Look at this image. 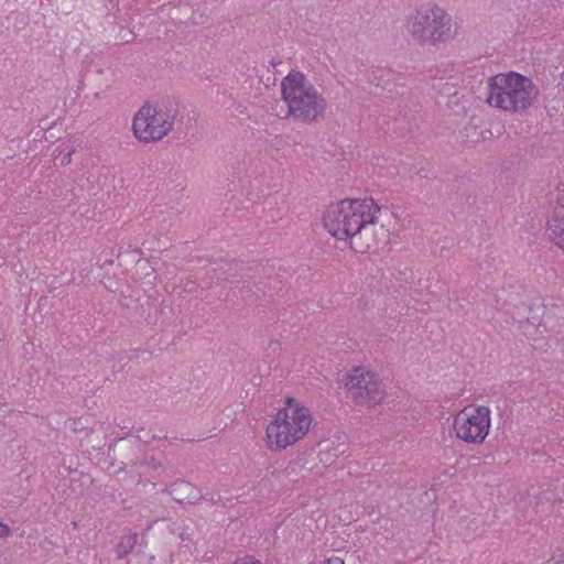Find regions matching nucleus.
<instances>
[{
	"label": "nucleus",
	"instance_id": "obj_1",
	"mask_svg": "<svg viewBox=\"0 0 564 564\" xmlns=\"http://www.w3.org/2000/svg\"><path fill=\"white\" fill-rule=\"evenodd\" d=\"M381 209L372 198L341 199L325 212L323 225L338 241L356 253L377 251L386 241L387 230L379 224Z\"/></svg>",
	"mask_w": 564,
	"mask_h": 564
},
{
	"label": "nucleus",
	"instance_id": "obj_2",
	"mask_svg": "<svg viewBox=\"0 0 564 564\" xmlns=\"http://www.w3.org/2000/svg\"><path fill=\"white\" fill-rule=\"evenodd\" d=\"M314 424L311 409L301 400L285 397L264 427L268 451L281 453L304 441Z\"/></svg>",
	"mask_w": 564,
	"mask_h": 564
},
{
	"label": "nucleus",
	"instance_id": "obj_3",
	"mask_svg": "<svg viewBox=\"0 0 564 564\" xmlns=\"http://www.w3.org/2000/svg\"><path fill=\"white\" fill-rule=\"evenodd\" d=\"M487 89L488 106L509 115L527 112L539 96L532 78L511 70L491 76Z\"/></svg>",
	"mask_w": 564,
	"mask_h": 564
},
{
	"label": "nucleus",
	"instance_id": "obj_4",
	"mask_svg": "<svg viewBox=\"0 0 564 564\" xmlns=\"http://www.w3.org/2000/svg\"><path fill=\"white\" fill-rule=\"evenodd\" d=\"M282 99L295 121L313 122L324 115L326 100L300 72L289 73L281 82Z\"/></svg>",
	"mask_w": 564,
	"mask_h": 564
},
{
	"label": "nucleus",
	"instance_id": "obj_5",
	"mask_svg": "<svg viewBox=\"0 0 564 564\" xmlns=\"http://www.w3.org/2000/svg\"><path fill=\"white\" fill-rule=\"evenodd\" d=\"M406 34L420 43H441L454 37L452 17L435 4L423 6L405 22Z\"/></svg>",
	"mask_w": 564,
	"mask_h": 564
},
{
	"label": "nucleus",
	"instance_id": "obj_6",
	"mask_svg": "<svg viewBox=\"0 0 564 564\" xmlns=\"http://www.w3.org/2000/svg\"><path fill=\"white\" fill-rule=\"evenodd\" d=\"M340 382L347 398L360 409H375L381 405L388 395L379 373L369 366L352 367Z\"/></svg>",
	"mask_w": 564,
	"mask_h": 564
},
{
	"label": "nucleus",
	"instance_id": "obj_7",
	"mask_svg": "<svg viewBox=\"0 0 564 564\" xmlns=\"http://www.w3.org/2000/svg\"><path fill=\"white\" fill-rule=\"evenodd\" d=\"M175 112L159 102H144L132 118L131 130L140 143H154L173 130Z\"/></svg>",
	"mask_w": 564,
	"mask_h": 564
},
{
	"label": "nucleus",
	"instance_id": "obj_8",
	"mask_svg": "<svg viewBox=\"0 0 564 564\" xmlns=\"http://www.w3.org/2000/svg\"><path fill=\"white\" fill-rule=\"evenodd\" d=\"M491 425L490 408L473 402L453 414L452 432L456 440L467 445L479 446L489 436Z\"/></svg>",
	"mask_w": 564,
	"mask_h": 564
},
{
	"label": "nucleus",
	"instance_id": "obj_9",
	"mask_svg": "<svg viewBox=\"0 0 564 564\" xmlns=\"http://www.w3.org/2000/svg\"><path fill=\"white\" fill-rule=\"evenodd\" d=\"M550 240L564 253V200L556 203L546 220Z\"/></svg>",
	"mask_w": 564,
	"mask_h": 564
},
{
	"label": "nucleus",
	"instance_id": "obj_10",
	"mask_svg": "<svg viewBox=\"0 0 564 564\" xmlns=\"http://www.w3.org/2000/svg\"><path fill=\"white\" fill-rule=\"evenodd\" d=\"M232 564H262L259 560L253 556H243L236 560Z\"/></svg>",
	"mask_w": 564,
	"mask_h": 564
},
{
	"label": "nucleus",
	"instance_id": "obj_11",
	"mask_svg": "<svg viewBox=\"0 0 564 564\" xmlns=\"http://www.w3.org/2000/svg\"><path fill=\"white\" fill-rule=\"evenodd\" d=\"M319 564H345V561L340 556L332 555V556L321 561Z\"/></svg>",
	"mask_w": 564,
	"mask_h": 564
},
{
	"label": "nucleus",
	"instance_id": "obj_12",
	"mask_svg": "<svg viewBox=\"0 0 564 564\" xmlns=\"http://www.w3.org/2000/svg\"><path fill=\"white\" fill-rule=\"evenodd\" d=\"M9 534H10V528L6 523L0 522V539L6 538Z\"/></svg>",
	"mask_w": 564,
	"mask_h": 564
}]
</instances>
